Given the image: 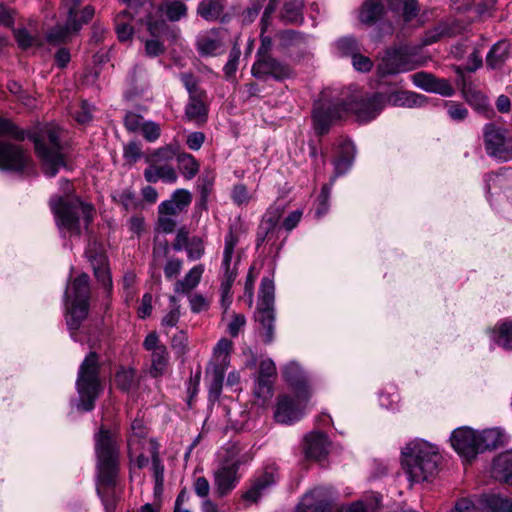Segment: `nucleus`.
Listing matches in <instances>:
<instances>
[{
  "instance_id": "38",
  "label": "nucleus",
  "mask_w": 512,
  "mask_h": 512,
  "mask_svg": "<svg viewBox=\"0 0 512 512\" xmlns=\"http://www.w3.org/2000/svg\"><path fill=\"white\" fill-rule=\"evenodd\" d=\"M481 504L490 512H512V499L497 494L484 495Z\"/></svg>"
},
{
  "instance_id": "8",
  "label": "nucleus",
  "mask_w": 512,
  "mask_h": 512,
  "mask_svg": "<svg viewBox=\"0 0 512 512\" xmlns=\"http://www.w3.org/2000/svg\"><path fill=\"white\" fill-rule=\"evenodd\" d=\"M275 286L269 277H263L259 287L255 321L265 344H271L275 336Z\"/></svg>"
},
{
  "instance_id": "55",
  "label": "nucleus",
  "mask_w": 512,
  "mask_h": 512,
  "mask_svg": "<svg viewBox=\"0 0 512 512\" xmlns=\"http://www.w3.org/2000/svg\"><path fill=\"white\" fill-rule=\"evenodd\" d=\"M187 257L190 260H198L205 253V246L202 238L194 236L190 239L186 247Z\"/></svg>"
},
{
  "instance_id": "42",
  "label": "nucleus",
  "mask_w": 512,
  "mask_h": 512,
  "mask_svg": "<svg viewBox=\"0 0 512 512\" xmlns=\"http://www.w3.org/2000/svg\"><path fill=\"white\" fill-rule=\"evenodd\" d=\"M178 153V144H168L154 150L149 156H147L146 162L148 164L166 163L171 161L175 157L177 158Z\"/></svg>"
},
{
  "instance_id": "61",
  "label": "nucleus",
  "mask_w": 512,
  "mask_h": 512,
  "mask_svg": "<svg viewBox=\"0 0 512 512\" xmlns=\"http://www.w3.org/2000/svg\"><path fill=\"white\" fill-rule=\"evenodd\" d=\"M113 200L124 207L125 210H128L130 207L134 205L135 202V193L131 189H124L120 192H116L113 194Z\"/></svg>"
},
{
  "instance_id": "51",
  "label": "nucleus",
  "mask_w": 512,
  "mask_h": 512,
  "mask_svg": "<svg viewBox=\"0 0 512 512\" xmlns=\"http://www.w3.org/2000/svg\"><path fill=\"white\" fill-rule=\"evenodd\" d=\"M445 108L449 118L455 122H462L469 115L468 109L460 102L445 101Z\"/></svg>"
},
{
  "instance_id": "29",
  "label": "nucleus",
  "mask_w": 512,
  "mask_h": 512,
  "mask_svg": "<svg viewBox=\"0 0 512 512\" xmlns=\"http://www.w3.org/2000/svg\"><path fill=\"white\" fill-rule=\"evenodd\" d=\"M384 107L386 104H391L398 107H416L421 106L423 103V96L409 91H393L391 93H383Z\"/></svg>"
},
{
  "instance_id": "37",
  "label": "nucleus",
  "mask_w": 512,
  "mask_h": 512,
  "mask_svg": "<svg viewBox=\"0 0 512 512\" xmlns=\"http://www.w3.org/2000/svg\"><path fill=\"white\" fill-rule=\"evenodd\" d=\"M455 35V27L449 23H439L437 26L427 30L421 40L422 46H428L440 41L445 37H453Z\"/></svg>"
},
{
  "instance_id": "21",
  "label": "nucleus",
  "mask_w": 512,
  "mask_h": 512,
  "mask_svg": "<svg viewBox=\"0 0 512 512\" xmlns=\"http://www.w3.org/2000/svg\"><path fill=\"white\" fill-rule=\"evenodd\" d=\"M329 452V441L325 433L312 432L304 439V454L306 458L320 461Z\"/></svg>"
},
{
  "instance_id": "10",
  "label": "nucleus",
  "mask_w": 512,
  "mask_h": 512,
  "mask_svg": "<svg viewBox=\"0 0 512 512\" xmlns=\"http://www.w3.org/2000/svg\"><path fill=\"white\" fill-rule=\"evenodd\" d=\"M506 130L493 123L485 124L483 127L484 146L490 157L502 162L512 159V145L507 140Z\"/></svg>"
},
{
  "instance_id": "41",
  "label": "nucleus",
  "mask_w": 512,
  "mask_h": 512,
  "mask_svg": "<svg viewBox=\"0 0 512 512\" xmlns=\"http://www.w3.org/2000/svg\"><path fill=\"white\" fill-rule=\"evenodd\" d=\"M169 357L166 347H160L151 353V367L149 373L152 377L162 376L168 366Z\"/></svg>"
},
{
  "instance_id": "1",
  "label": "nucleus",
  "mask_w": 512,
  "mask_h": 512,
  "mask_svg": "<svg viewBox=\"0 0 512 512\" xmlns=\"http://www.w3.org/2000/svg\"><path fill=\"white\" fill-rule=\"evenodd\" d=\"M384 109L382 92L365 93L350 99L318 101L312 110V124L315 134L322 137L329 133L331 127L348 114H353L359 122L375 119Z\"/></svg>"
},
{
  "instance_id": "39",
  "label": "nucleus",
  "mask_w": 512,
  "mask_h": 512,
  "mask_svg": "<svg viewBox=\"0 0 512 512\" xmlns=\"http://www.w3.org/2000/svg\"><path fill=\"white\" fill-rule=\"evenodd\" d=\"M226 368L224 365H214L210 374L209 399L216 401L221 395Z\"/></svg>"
},
{
  "instance_id": "27",
  "label": "nucleus",
  "mask_w": 512,
  "mask_h": 512,
  "mask_svg": "<svg viewBox=\"0 0 512 512\" xmlns=\"http://www.w3.org/2000/svg\"><path fill=\"white\" fill-rule=\"evenodd\" d=\"M492 476L499 482L512 485V449L494 458Z\"/></svg>"
},
{
  "instance_id": "11",
  "label": "nucleus",
  "mask_w": 512,
  "mask_h": 512,
  "mask_svg": "<svg viewBox=\"0 0 512 512\" xmlns=\"http://www.w3.org/2000/svg\"><path fill=\"white\" fill-rule=\"evenodd\" d=\"M238 236L235 235L232 230L225 237V246L223 251V260L221 268L223 270V278L220 285L222 303L223 305H229L231 303L232 293L231 289L233 283L237 277L236 266L231 268L232 256L234 248L238 243ZM237 262L235 263V265Z\"/></svg>"
},
{
  "instance_id": "3",
  "label": "nucleus",
  "mask_w": 512,
  "mask_h": 512,
  "mask_svg": "<svg viewBox=\"0 0 512 512\" xmlns=\"http://www.w3.org/2000/svg\"><path fill=\"white\" fill-rule=\"evenodd\" d=\"M65 195L51 197L50 209L55 217L57 227L67 231L71 236L82 234L81 220L84 231L90 233V225L94 220L95 208L91 203L81 200L77 195L69 194L72 185L68 180H63Z\"/></svg>"
},
{
  "instance_id": "50",
  "label": "nucleus",
  "mask_w": 512,
  "mask_h": 512,
  "mask_svg": "<svg viewBox=\"0 0 512 512\" xmlns=\"http://www.w3.org/2000/svg\"><path fill=\"white\" fill-rule=\"evenodd\" d=\"M128 15H130V13L127 10H124L120 12L115 18L116 33L118 39L122 42L130 40L134 33L133 27L122 21V19Z\"/></svg>"
},
{
  "instance_id": "43",
  "label": "nucleus",
  "mask_w": 512,
  "mask_h": 512,
  "mask_svg": "<svg viewBox=\"0 0 512 512\" xmlns=\"http://www.w3.org/2000/svg\"><path fill=\"white\" fill-rule=\"evenodd\" d=\"M335 48L341 57H353L361 52L362 45L354 36H344L335 42Z\"/></svg>"
},
{
  "instance_id": "57",
  "label": "nucleus",
  "mask_w": 512,
  "mask_h": 512,
  "mask_svg": "<svg viewBox=\"0 0 512 512\" xmlns=\"http://www.w3.org/2000/svg\"><path fill=\"white\" fill-rule=\"evenodd\" d=\"M240 55H241V51H240V48H238L237 46H234L230 50L228 61L223 68L226 78L229 79L235 75V73L238 69Z\"/></svg>"
},
{
  "instance_id": "6",
  "label": "nucleus",
  "mask_w": 512,
  "mask_h": 512,
  "mask_svg": "<svg viewBox=\"0 0 512 512\" xmlns=\"http://www.w3.org/2000/svg\"><path fill=\"white\" fill-rule=\"evenodd\" d=\"M33 142L44 174L54 177L61 167L66 166L58 131L51 127L41 129L33 136Z\"/></svg>"
},
{
  "instance_id": "25",
  "label": "nucleus",
  "mask_w": 512,
  "mask_h": 512,
  "mask_svg": "<svg viewBox=\"0 0 512 512\" xmlns=\"http://www.w3.org/2000/svg\"><path fill=\"white\" fill-rule=\"evenodd\" d=\"M86 256L93 268L96 279L101 282L106 289H111L112 280L106 256L95 250L86 251Z\"/></svg>"
},
{
  "instance_id": "36",
  "label": "nucleus",
  "mask_w": 512,
  "mask_h": 512,
  "mask_svg": "<svg viewBox=\"0 0 512 512\" xmlns=\"http://www.w3.org/2000/svg\"><path fill=\"white\" fill-rule=\"evenodd\" d=\"M502 437L501 431L497 428L486 429L481 433H477L478 453L496 449L502 445Z\"/></svg>"
},
{
  "instance_id": "5",
  "label": "nucleus",
  "mask_w": 512,
  "mask_h": 512,
  "mask_svg": "<svg viewBox=\"0 0 512 512\" xmlns=\"http://www.w3.org/2000/svg\"><path fill=\"white\" fill-rule=\"evenodd\" d=\"M100 369L99 355L94 351L89 352L79 366L76 379V390L79 396L78 410L89 412L94 409L95 402L102 391Z\"/></svg>"
},
{
  "instance_id": "7",
  "label": "nucleus",
  "mask_w": 512,
  "mask_h": 512,
  "mask_svg": "<svg viewBox=\"0 0 512 512\" xmlns=\"http://www.w3.org/2000/svg\"><path fill=\"white\" fill-rule=\"evenodd\" d=\"M84 0H63L67 9V20L64 24H57L46 34L49 44L58 45L65 43L73 34L78 33L84 24L92 20L95 9L91 5L85 6L82 10L78 7Z\"/></svg>"
},
{
  "instance_id": "54",
  "label": "nucleus",
  "mask_w": 512,
  "mask_h": 512,
  "mask_svg": "<svg viewBox=\"0 0 512 512\" xmlns=\"http://www.w3.org/2000/svg\"><path fill=\"white\" fill-rule=\"evenodd\" d=\"M180 80L186 88L189 97L205 95L206 91L198 86V80L192 73H181Z\"/></svg>"
},
{
  "instance_id": "49",
  "label": "nucleus",
  "mask_w": 512,
  "mask_h": 512,
  "mask_svg": "<svg viewBox=\"0 0 512 512\" xmlns=\"http://www.w3.org/2000/svg\"><path fill=\"white\" fill-rule=\"evenodd\" d=\"M334 182L329 181L322 186L321 192L317 198V206L315 209V215L317 218L324 216L329 210V200L331 196V189Z\"/></svg>"
},
{
  "instance_id": "32",
  "label": "nucleus",
  "mask_w": 512,
  "mask_h": 512,
  "mask_svg": "<svg viewBox=\"0 0 512 512\" xmlns=\"http://www.w3.org/2000/svg\"><path fill=\"white\" fill-rule=\"evenodd\" d=\"M90 279L88 274L82 273L71 283V302L89 304Z\"/></svg>"
},
{
  "instance_id": "62",
  "label": "nucleus",
  "mask_w": 512,
  "mask_h": 512,
  "mask_svg": "<svg viewBox=\"0 0 512 512\" xmlns=\"http://www.w3.org/2000/svg\"><path fill=\"white\" fill-rule=\"evenodd\" d=\"M284 213V207L281 205H273L269 207L266 213L263 215L262 220L281 229L279 221Z\"/></svg>"
},
{
  "instance_id": "24",
  "label": "nucleus",
  "mask_w": 512,
  "mask_h": 512,
  "mask_svg": "<svg viewBox=\"0 0 512 512\" xmlns=\"http://www.w3.org/2000/svg\"><path fill=\"white\" fill-rule=\"evenodd\" d=\"M462 97L475 111L485 118L490 119L494 116L495 112L488 97L475 87L463 89Z\"/></svg>"
},
{
  "instance_id": "17",
  "label": "nucleus",
  "mask_w": 512,
  "mask_h": 512,
  "mask_svg": "<svg viewBox=\"0 0 512 512\" xmlns=\"http://www.w3.org/2000/svg\"><path fill=\"white\" fill-rule=\"evenodd\" d=\"M228 0H200L196 14L206 22H220L226 24L230 21L231 15L227 11Z\"/></svg>"
},
{
  "instance_id": "22",
  "label": "nucleus",
  "mask_w": 512,
  "mask_h": 512,
  "mask_svg": "<svg viewBox=\"0 0 512 512\" xmlns=\"http://www.w3.org/2000/svg\"><path fill=\"white\" fill-rule=\"evenodd\" d=\"M284 380L298 390V397L307 400L310 396L309 386L302 368L296 362L288 363L282 371Z\"/></svg>"
},
{
  "instance_id": "33",
  "label": "nucleus",
  "mask_w": 512,
  "mask_h": 512,
  "mask_svg": "<svg viewBox=\"0 0 512 512\" xmlns=\"http://www.w3.org/2000/svg\"><path fill=\"white\" fill-rule=\"evenodd\" d=\"M204 272V265L198 264L191 268L185 277L181 280H177L174 284V291L180 294H188L193 290L201 281L202 274Z\"/></svg>"
},
{
  "instance_id": "30",
  "label": "nucleus",
  "mask_w": 512,
  "mask_h": 512,
  "mask_svg": "<svg viewBox=\"0 0 512 512\" xmlns=\"http://www.w3.org/2000/svg\"><path fill=\"white\" fill-rule=\"evenodd\" d=\"M510 56V43L503 39L499 40L490 48L486 56V65L488 68L501 69Z\"/></svg>"
},
{
  "instance_id": "31",
  "label": "nucleus",
  "mask_w": 512,
  "mask_h": 512,
  "mask_svg": "<svg viewBox=\"0 0 512 512\" xmlns=\"http://www.w3.org/2000/svg\"><path fill=\"white\" fill-rule=\"evenodd\" d=\"M144 178L149 183H156L158 180L175 183L178 176L175 169L169 165L149 164L144 170Z\"/></svg>"
},
{
  "instance_id": "20",
  "label": "nucleus",
  "mask_w": 512,
  "mask_h": 512,
  "mask_svg": "<svg viewBox=\"0 0 512 512\" xmlns=\"http://www.w3.org/2000/svg\"><path fill=\"white\" fill-rule=\"evenodd\" d=\"M356 154L355 145L351 140H343L338 147L337 155L333 160L334 174L330 178L334 182L336 178L346 174L353 165Z\"/></svg>"
},
{
  "instance_id": "28",
  "label": "nucleus",
  "mask_w": 512,
  "mask_h": 512,
  "mask_svg": "<svg viewBox=\"0 0 512 512\" xmlns=\"http://www.w3.org/2000/svg\"><path fill=\"white\" fill-rule=\"evenodd\" d=\"M386 13L382 0H366L359 11V21L367 26H372L380 21Z\"/></svg>"
},
{
  "instance_id": "59",
  "label": "nucleus",
  "mask_w": 512,
  "mask_h": 512,
  "mask_svg": "<svg viewBox=\"0 0 512 512\" xmlns=\"http://www.w3.org/2000/svg\"><path fill=\"white\" fill-rule=\"evenodd\" d=\"M232 343L226 338H222L218 341L214 348V353L220 358V362L217 365H224L227 368L229 364V350L231 349Z\"/></svg>"
},
{
  "instance_id": "14",
  "label": "nucleus",
  "mask_w": 512,
  "mask_h": 512,
  "mask_svg": "<svg viewBox=\"0 0 512 512\" xmlns=\"http://www.w3.org/2000/svg\"><path fill=\"white\" fill-rule=\"evenodd\" d=\"M454 450L463 458L471 461L478 453L477 433L468 427L455 429L450 437Z\"/></svg>"
},
{
  "instance_id": "13",
  "label": "nucleus",
  "mask_w": 512,
  "mask_h": 512,
  "mask_svg": "<svg viewBox=\"0 0 512 512\" xmlns=\"http://www.w3.org/2000/svg\"><path fill=\"white\" fill-rule=\"evenodd\" d=\"M28 153L17 144L0 141V169L20 172L29 164Z\"/></svg>"
},
{
  "instance_id": "40",
  "label": "nucleus",
  "mask_w": 512,
  "mask_h": 512,
  "mask_svg": "<svg viewBox=\"0 0 512 512\" xmlns=\"http://www.w3.org/2000/svg\"><path fill=\"white\" fill-rule=\"evenodd\" d=\"M279 46L283 49L291 47H301L307 42V35L296 30H283L277 34Z\"/></svg>"
},
{
  "instance_id": "15",
  "label": "nucleus",
  "mask_w": 512,
  "mask_h": 512,
  "mask_svg": "<svg viewBox=\"0 0 512 512\" xmlns=\"http://www.w3.org/2000/svg\"><path fill=\"white\" fill-rule=\"evenodd\" d=\"M240 462L235 461L222 465L214 473L215 495L219 498L229 495L237 486L240 475L238 474Z\"/></svg>"
},
{
  "instance_id": "58",
  "label": "nucleus",
  "mask_w": 512,
  "mask_h": 512,
  "mask_svg": "<svg viewBox=\"0 0 512 512\" xmlns=\"http://www.w3.org/2000/svg\"><path fill=\"white\" fill-rule=\"evenodd\" d=\"M142 156L141 144L136 141L128 142L123 149V157L130 163H136Z\"/></svg>"
},
{
  "instance_id": "46",
  "label": "nucleus",
  "mask_w": 512,
  "mask_h": 512,
  "mask_svg": "<svg viewBox=\"0 0 512 512\" xmlns=\"http://www.w3.org/2000/svg\"><path fill=\"white\" fill-rule=\"evenodd\" d=\"M115 384L123 392H129L136 385V371L121 367L115 374Z\"/></svg>"
},
{
  "instance_id": "63",
  "label": "nucleus",
  "mask_w": 512,
  "mask_h": 512,
  "mask_svg": "<svg viewBox=\"0 0 512 512\" xmlns=\"http://www.w3.org/2000/svg\"><path fill=\"white\" fill-rule=\"evenodd\" d=\"M433 78H434L433 74L423 72V71L417 72L412 75L413 83L417 87H419L425 91H428V92L431 91V87L433 84Z\"/></svg>"
},
{
  "instance_id": "47",
  "label": "nucleus",
  "mask_w": 512,
  "mask_h": 512,
  "mask_svg": "<svg viewBox=\"0 0 512 512\" xmlns=\"http://www.w3.org/2000/svg\"><path fill=\"white\" fill-rule=\"evenodd\" d=\"M496 343L506 350H512V321L506 320L497 326Z\"/></svg>"
},
{
  "instance_id": "34",
  "label": "nucleus",
  "mask_w": 512,
  "mask_h": 512,
  "mask_svg": "<svg viewBox=\"0 0 512 512\" xmlns=\"http://www.w3.org/2000/svg\"><path fill=\"white\" fill-rule=\"evenodd\" d=\"M304 6L303 0H286L281 11V19L286 24H302Z\"/></svg>"
},
{
  "instance_id": "53",
  "label": "nucleus",
  "mask_w": 512,
  "mask_h": 512,
  "mask_svg": "<svg viewBox=\"0 0 512 512\" xmlns=\"http://www.w3.org/2000/svg\"><path fill=\"white\" fill-rule=\"evenodd\" d=\"M273 394V380L258 377L255 387L254 395L258 399H262L263 402L271 398Z\"/></svg>"
},
{
  "instance_id": "64",
  "label": "nucleus",
  "mask_w": 512,
  "mask_h": 512,
  "mask_svg": "<svg viewBox=\"0 0 512 512\" xmlns=\"http://www.w3.org/2000/svg\"><path fill=\"white\" fill-rule=\"evenodd\" d=\"M143 117L134 112H127L124 116V126L129 132H137L143 125Z\"/></svg>"
},
{
  "instance_id": "45",
  "label": "nucleus",
  "mask_w": 512,
  "mask_h": 512,
  "mask_svg": "<svg viewBox=\"0 0 512 512\" xmlns=\"http://www.w3.org/2000/svg\"><path fill=\"white\" fill-rule=\"evenodd\" d=\"M176 159L178 167L186 179L190 180L198 174L200 165L194 156L185 152H179Z\"/></svg>"
},
{
  "instance_id": "19",
  "label": "nucleus",
  "mask_w": 512,
  "mask_h": 512,
  "mask_svg": "<svg viewBox=\"0 0 512 512\" xmlns=\"http://www.w3.org/2000/svg\"><path fill=\"white\" fill-rule=\"evenodd\" d=\"M303 415V409L298 401L288 395L278 397L274 418L278 423L291 424L298 421Z\"/></svg>"
},
{
  "instance_id": "44",
  "label": "nucleus",
  "mask_w": 512,
  "mask_h": 512,
  "mask_svg": "<svg viewBox=\"0 0 512 512\" xmlns=\"http://www.w3.org/2000/svg\"><path fill=\"white\" fill-rule=\"evenodd\" d=\"M152 472L155 480L154 493L161 494L164 488L165 467L160 458L159 451L154 447L151 451Z\"/></svg>"
},
{
  "instance_id": "56",
  "label": "nucleus",
  "mask_w": 512,
  "mask_h": 512,
  "mask_svg": "<svg viewBox=\"0 0 512 512\" xmlns=\"http://www.w3.org/2000/svg\"><path fill=\"white\" fill-rule=\"evenodd\" d=\"M444 97H451L455 93V89L450 81L445 78H437L434 76L431 91Z\"/></svg>"
},
{
  "instance_id": "16",
  "label": "nucleus",
  "mask_w": 512,
  "mask_h": 512,
  "mask_svg": "<svg viewBox=\"0 0 512 512\" xmlns=\"http://www.w3.org/2000/svg\"><path fill=\"white\" fill-rule=\"evenodd\" d=\"M278 478L279 476L277 467H266L263 472H261L251 481L250 487L242 495L243 500L256 503L267 489L277 483Z\"/></svg>"
},
{
  "instance_id": "12",
  "label": "nucleus",
  "mask_w": 512,
  "mask_h": 512,
  "mask_svg": "<svg viewBox=\"0 0 512 512\" xmlns=\"http://www.w3.org/2000/svg\"><path fill=\"white\" fill-rule=\"evenodd\" d=\"M252 75L261 80L272 78L282 82L295 76L293 68L286 62L280 61L273 56L256 59L252 69Z\"/></svg>"
},
{
  "instance_id": "52",
  "label": "nucleus",
  "mask_w": 512,
  "mask_h": 512,
  "mask_svg": "<svg viewBox=\"0 0 512 512\" xmlns=\"http://www.w3.org/2000/svg\"><path fill=\"white\" fill-rule=\"evenodd\" d=\"M0 135L12 137L18 141H22L26 137L24 130L6 118H0Z\"/></svg>"
},
{
  "instance_id": "60",
  "label": "nucleus",
  "mask_w": 512,
  "mask_h": 512,
  "mask_svg": "<svg viewBox=\"0 0 512 512\" xmlns=\"http://www.w3.org/2000/svg\"><path fill=\"white\" fill-rule=\"evenodd\" d=\"M140 131L148 142H155L161 135L160 125L153 121H144Z\"/></svg>"
},
{
  "instance_id": "4",
  "label": "nucleus",
  "mask_w": 512,
  "mask_h": 512,
  "mask_svg": "<svg viewBox=\"0 0 512 512\" xmlns=\"http://www.w3.org/2000/svg\"><path fill=\"white\" fill-rule=\"evenodd\" d=\"M440 460L436 447L425 441L410 443L402 451V467L411 483H421L434 477Z\"/></svg>"
},
{
  "instance_id": "2",
  "label": "nucleus",
  "mask_w": 512,
  "mask_h": 512,
  "mask_svg": "<svg viewBox=\"0 0 512 512\" xmlns=\"http://www.w3.org/2000/svg\"><path fill=\"white\" fill-rule=\"evenodd\" d=\"M95 454L97 458L98 481L107 491L102 492L98 487L97 492L101 496L102 502L107 512L115 509L116 500L112 490L116 485V479L119 471V447L115 435L105 427H100L94 436Z\"/></svg>"
},
{
  "instance_id": "26",
  "label": "nucleus",
  "mask_w": 512,
  "mask_h": 512,
  "mask_svg": "<svg viewBox=\"0 0 512 512\" xmlns=\"http://www.w3.org/2000/svg\"><path fill=\"white\" fill-rule=\"evenodd\" d=\"M207 93L188 98L185 107V117L199 125L206 123L208 118V105L206 103Z\"/></svg>"
},
{
  "instance_id": "23",
  "label": "nucleus",
  "mask_w": 512,
  "mask_h": 512,
  "mask_svg": "<svg viewBox=\"0 0 512 512\" xmlns=\"http://www.w3.org/2000/svg\"><path fill=\"white\" fill-rule=\"evenodd\" d=\"M222 47L223 42L217 28H212L200 34L196 39V49L202 57L216 56Z\"/></svg>"
},
{
  "instance_id": "48",
  "label": "nucleus",
  "mask_w": 512,
  "mask_h": 512,
  "mask_svg": "<svg viewBox=\"0 0 512 512\" xmlns=\"http://www.w3.org/2000/svg\"><path fill=\"white\" fill-rule=\"evenodd\" d=\"M188 7L185 3L180 0H173L166 3L165 15L172 21L176 22L187 16Z\"/></svg>"
},
{
  "instance_id": "35",
  "label": "nucleus",
  "mask_w": 512,
  "mask_h": 512,
  "mask_svg": "<svg viewBox=\"0 0 512 512\" xmlns=\"http://www.w3.org/2000/svg\"><path fill=\"white\" fill-rule=\"evenodd\" d=\"M89 304L71 302L66 314V324L70 331H77L87 318Z\"/></svg>"
},
{
  "instance_id": "9",
  "label": "nucleus",
  "mask_w": 512,
  "mask_h": 512,
  "mask_svg": "<svg viewBox=\"0 0 512 512\" xmlns=\"http://www.w3.org/2000/svg\"><path fill=\"white\" fill-rule=\"evenodd\" d=\"M412 55V49L408 46L387 49L377 66L378 74L383 77L413 70L415 64Z\"/></svg>"
},
{
  "instance_id": "18",
  "label": "nucleus",
  "mask_w": 512,
  "mask_h": 512,
  "mask_svg": "<svg viewBox=\"0 0 512 512\" xmlns=\"http://www.w3.org/2000/svg\"><path fill=\"white\" fill-rule=\"evenodd\" d=\"M331 500L328 490L317 487L304 495L298 505V512H329Z\"/></svg>"
}]
</instances>
